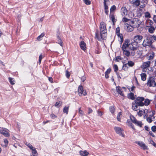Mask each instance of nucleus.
Masks as SVG:
<instances>
[{
	"mask_svg": "<svg viewBox=\"0 0 156 156\" xmlns=\"http://www.w3.org/2000/svg\"><path fill=\"white\" fill-rule=\"evenodd\" d=\"M99 28L100 32L97 30L95 33V37L99 41L101 40H105L106 35L107 29L106 24L104 22H102L100 23Z\"/></svg>",
	"mask_w": 156,
	"mask_h": 156,
	"instance_id": "nucleus-1",
	"label": "nucleus"
},
{
	"mask_svg": "<svg viewBox=\"0 0 156 156\" xmlns=\"http://www.w3.org/2000/svg\"><path fill=\"white\" fill-rule=\"evenodd\" d=\"M25 144L30 149L32 150L31 154H30V156H37L38 154L36 149L35 148L33 147L32 145L30 143L26 142Z\"/></svg>",
	"mask_w": 156,
	"mask_h": 156,
	"instance_id": "nucleus-2",
	"label": "nucleus"
},
{
	"mask_svg": "<svg viewBox=\"0 0 156 156\" xmlns=\"http://www.w3.org/2000/svg\"><path fill=\"white\" fill-rule=\"evenodd\" d=\"M155 78L154 76L150 77L147 80V85L149 87H155L156 86V83L155 81Z\"/></svg>",
	"mask_w": 156,
	"mask_h": 156,
	"instance_id": "nucleus-3",
	"label": "nucleus"
},
{
	"mask_svg": "<svg viewBox=\"0 0 156 156\" xmlns=\"http://www.w3.org/2000/svg\"><path fill=\"white\" fill-rule=\"evenodd\" d=\"M141 23V21L138 19H134L131 21L130 24L133 27H138Z\"/></svg>",
	"mask_w": 156,
	"mask_h": 156,
	"instance_id": "nucleus-4",
	"label": "nucleus"
},
{
	"mask_svg": "<svg viewBox=\"0 0 156 156\" xmlns=\"http://www.w3.org/2000/svg\"><path fill=\"white\" fill-rule=\"evenodd\" d=\"M138 43L134 41L129 44V48L132 50H136L139 47Z\"/></svg>",
	"mask_w": 156,
	"mask_h": 156,
	"instance_id": "nucleus-5",
	"label": "nucleus"
},
{
	"mask_svg": "<svg viewBox=\"0 0 156 156\" xmlns=\"http://www.w3.org/2000/svg\"><path fill=\"white\" fill-rule=\"evenodd\" d=\"M78 94L80 96H81L83 95L85 96L87 94L86 91H84L83 87L81 85H80L78 88Z\"/></svg>",
	"mask_w": 156,
	"mask_h": 156,
	"instance_id": "nucleus-6",
	"label": "nucleus"
},
{
	"mask_svg": "<svg viewBox=\"0 0 156 156\" xmlns=\"http://www.w3.org/2000/svg\"><path fill=\"white\" fill-rule=\"evenodd\" d=\"M114 129L117 133L123 137H124L125 135L122 133L123 130L121 128L119 127H114Z\"/></svg>",
	"mask_w": 156,
	"mask_h": 156,
	"instance_id": "nucleus-7",
	"label": "nucleus"
},
{
	"mask_svg": "<svg viewBox=\"0 0 156 156\" xmlns=\"http://www.w3.org/2000/svg\"><path fill=\"white\" fill-rule=\"evenodd\" d=\"M9 130L5 128L1 129L0 130V133L5 137H9L10 135L9 133Z\"/></svg>",
	"mask_w": 156,
	"mask_h": 156,
	"instance_id": "nucleus-8",
	"label": "nucleus"
},
{
	"mask_svg": "<svg viewBox=\"0 0 156 156\" xmlns=\"http://www.w3.org/2000/svg\"><path fill=\"white\" fill-rule=\"evenodd\" d=\"M143 38V37L142 36L137 35L134 37L133 40L134 41L139 43L141 42Z\"/></svg>",
	"mask_w": 156,
	"mask_h": 156,
	"instance_id": "nucleus-9",
	"label": "nucleus"
},
{
	"mask_svg": "<svg viewBox=\"0 0 156 156\" xmlns=\"http://www.w3.org/2000/svg\"><path fill=\"white\" fill-rule=\"evenodd\" d=\"M122 89H123L124 91H126V87H123L121 88L119 86L117 87H116V90L118 94H119L121 96H123L124 95L123 93V91L122 90Z\"/></svg>",
	"mask_w": 156,
	"mask_h": 156,
	"instance_id": "nucleus-10",
	"label": "nucleus"
},
{
	"mask_svg": "<svg viewBox=\"0 0 156 156\" xmlns=\"http://www.w3.org/2000/svg\"><path fill=\"white\" fill-rule=\"evenodd\" d=\"M153 42V41H152V40H151L150 39H149L148 38L147 41H145V40L144 41L142 45L145 47H146L147 46H150L151 45Z\"/></svg>",
	"mask_w": 156,
	"mask_h": 156,
	"instance_id": "nucleus-11",
	"label": "nucleus"
},
{
	"mask_svg": "<svg viewBox=\"0 0 156 156\" xmlns=\"http://www.w3.org/2000/svg\"><path fill=\"white\" fill-rule=\"evenodd\" d=\"M56 36L57 38V43L59 44L62 47L63 43L60 37V33L58 32L57 33Z\"/></svg>",
	"mask_w": 156,
	"mask_h": 156,
	"instance_id": "nucleus-12",
	"label": "nucleus"
},
{
	"mask_svg": "<svg viewBox=\"0 0 156 156\" xmlns=\"http://www.w3.org/2000/svg\"><path fill=\"white\" fill-rule=\"evenodd\" d=\"M125 27L126 30L129 32H132L134 29L133 27L127 23L125 24Z\"/></svg>",
	"mask_w": 156,
	"mask_h": 156,
	"instance_id": "nucleus-13",
	"label": "nucleus"
},
{
	"mask_svg": "<svg viewBox=\"0 0 156 156\" xmlns=\"http://www.w3.org/2000/svg\"><path fill=\"white\" fill-rule=\"evenodd\" d=\"M128 40H126L125 41V43L123 44V45L122 47V50H127V48L128 47H129V44Z\"/></svg>",
	"mask_w": 156,
	"mask_h": 156,
	"instance_id": "nucleus-14",
	"label": "nucleus"
},
{
	"mask_svg": "<svg viewBox=\"0 0 156 156\" xmlns=\"http://www.w3.org/2000/svg\"><path fill=\"white\" fill-rule=\"evenodd\" d=\"M121 12L122 16H125L127 14V10L125 7H122L121 9Z\"/></svg>",
	"mask_w": 156,
	"mask_h": 156,
	"instance_id": "nucleus-15",
	"label": "nucleus"
},
{
	"mask_svg": "<svg viewBox=\"0 0 156 156\" xmlns=\"http://www.w3.org/2000/svg\"><path fill=\"white\" fill-rule=\"evenodd\" d=\"M80 45L81 49L85 51L86 49V44L83 41H81L80 43Z\"/></svg>",
	"mask_w": 156,
	"mask_h": 156,
	"instance_id": "nucleus-16",
	"label": "nucleus"
},
{
	"mask_svg": "<svg viewBox=\"0 0 156 156\" xmlns=\"http://www.w3.org/2000/svg\"><path fill=\"white\" fill-rule=\"evenodd\" d=\"M79 154L81 156H87L89 154V152L86 150L80 151H79Z\"/></svg>",
	"mask_w": 156,
	"mask_h": 156,
	"instance_id": "nucleus-17",
	"label": "nucleus"
},
{
	"mask_svg": "<svg viewBox=\"0 0 156 156\" xmlns=\"http://www.w3.org/2000/svg\"><path fill=\"white\" fill-rule=\"evenodd\" d=\"M139 106L137 105L136 104L135 101H134L132 103V108L135 111L138 110V107Z\"/></svg>",
	"mask_w": 156,
	"mask_h": 156,
	"instance_id": "nucleus-18",
	"label": "nucleus"
},
{
	"mask_svg": "<svg viewBox=\"0 0 156 156\" xmlns=\"http://www.w3.org/2000/svg\"><path fill=\"white\" fill-rule=\"evenodd\" d=\"M111 71V69L110 68H109L107 69L106 71L105 72V77L106 79L108 78L109 76L108 74L110 73Z\"/></svg>",
	"mask_w": 156,
	"mask_h": 156,
	"instance_id": "nucleus-19",
	"label": "nucleus"
},
{
	"mask_svg": "<svg viewBox=\"0 0 156 156\" xmlns=\"http://www.w3.org/2000/svg\"><path fill=\"white\" fill-rule=\"evenodd\" d=\"M151 62L149 61H148L143 63V66L144 68H146L149 66L150 65Z\"/></svg>",
	"mask_w": 156,
	"mask_h": 156,
	"instance_id": "nucleus-20",
	"label": "nucleus"
},
{
	"mask_svg": "<svg viewBox=\"0 0 156 156\" xmlns=\"http://www.w3.org/2000/svg\"><path fill=\"white\" fill-rule=\"evenodd\" d=\"M104 6L105 11V13L107 15L108 14L109 11L108 10V7L106 4L105 2H104Z\"/></svg>",
	"mask_w": 156,
	"mask_h": 156,
	"instance_id": "nucleus-21",
	"label": "nucleus"
},
{
	"mask_svg": "<svg viewBox=\"0 0 156 156\" xmlns=\"http://www.w3.org/2000/svg\"><path fill=\"white\" fill-rule=\"evenodd\" d=\"M127 125L131 127L133 129L135 130L134 126L132 122H130L129 120H128L127 121Z\"/></svg>",
	"mask_w": 156,
	"mask_h": 156,
	"instance_id": "nucleus-22",
	"label": "nucleus"
},
{
	"mask_svg": "<svg viewBox=\"0 0 156 156\" xmlns=\"http://www.w3.org/2000/svg\"><path fill=\"white\" fill-rule=\"evenodd\" d=\"M134 95L133 93H130L128 95V98L132 100H134L135 99Z\"/></svg>",
	"mask_w": 156,
	"mask_h": 156,
	"instance_id": "nucleus-23",
	"label": "nucleus"
},
{
	"mask_svg": "<svg viewBox=\"0 0 156 156\" xmlns=\"http://www.w3.org/2000/svg\"><path fill=\"white\" fill-rule=\"evenodd\" d=\"M144 100V102L143 103L144 106V105L146 106H148L150 103L151 101L148 99H146Z\"/></svg>",
	"mask_w": 156,
	"mask_h": 156,
	"instance_id": "nucleus-24",
	"label": "nucleus"
},
{
	"mask_svg": "<svg viewBox=\"0 0 156 156\" xmlns=\"http://www.w3.org/2000/svg\"><path fill=\"white\" fill-rule=\"evenodd\" d=\"M140 4V0H136L133 4L134 6L136 7L139 6Z\"/></svg>",
	"mask_w": 156,
	"mask_h": 156,
	"instance_id": "nucleus-25",
	"label": "nucleus"
},
{
	"mask_svg": "<svg viewBox=\"0 0 156 156\" xmlns=\"http://www.w3.org/2000/svg\"><path fill=\"white\" fill-rule=\"evenodd\" d=\"M124 55H126L127 57L129 56L130 55V52L127 50H122Z\"/></svg>",
	"mask_w": 156,
	"mask_h": 156,
	"instance_id": "nucleus-26",
	"label": "nucleus"
},
{
	"mask_svg": "<svg viewBox=\"0 0 156 156\" xmlns=\"http://www.w3.org/2000/svg\"><path fill=\"white\" fill-rule=\"evenodd\" d=\"M134 124L137 126H139L140 127H141L143 125L142 122L140 121L136 120V121L135 122Z\"/></svg>",
	"mask_w": 156,
	"mask_h": 156,
	"instance_id": "nucleus-27",
	"label": "nucleus"
},
{
	"mask_svg": "<svg viewBox=\"0 0 156 156\" xmlns=\"http://www.w3.org/2000/svg\"><path fill=\"white\" fill-rule=\"evenodd\" d=\"M136 103V104L137 105L140 106H144L143 102L142 101H138L136 100H135L134 101Z\"/></svg>",
	"mask_w": 156,
	"mask_h": 156,
	"instance_id": "nucleus-28",
	"label": "nucleus"
},
{
	"mask_svg": "<svg viewBox=\"0 0 156 156\" xmlns=\"http://www.w3.org/2000/svg\"><path fill=\"white\" fill-rule=\"evenodd\" d=\"M155 30L154 27L152 26H151L150 28H148V31L149 33L152 34L154 33Z\"/></svg>",
	"mask_w": 156,
	"mask_h": 156,
	"instance_id": "nucleus-29",
	"label": "nucleus"
},
{
	"mask_svg": "<svg viewBox=\"0 0 156 156\" xmlns=\"http://www.w3.org/2000/svg\"><path fill=\"white\" fill-rule=\"evenodd\" d=\"M129 117L131 121L133 123H134L136 121L137 119L133 115H130Z\"/></svg>",
	"mask_w": 156,
	"mask_h": 156,
	"instance_id": "nucleus-30",
	"label": "nucleus"
},
{
	"mask_svg": "<svg viewBox=\"0 0 156 156\" xmlns=\"http://www.w3.org/2000/svg\"><path fill=\"white\" fill-rule=\"evenodd\" d=\"M69 107V106H68L67 107H64L63 109V112L64 113H66V114H67L68 113Z\"/></svg>",
	"mask_w": 156,
	"mask_h": 156,
	"instance_id": "nucleus-31",
	"label": "nucleus"
},
{
	"mask_svg": "<svg viewBox=\"0 0 156 156\" xmlns=\"http://www.w3.org/2000/svg\"><path fill=\"white\" fill-rule=\"evenodd\" d=\"M141 80L143 81L145 80L146 79V75L145 73H141L140 75Z\"/></svg>",
	"mask_w": 156,
	"mask_h": 156,
	"instance_id": "nucleus-32",
	"label": "nucleus"
},
{
	"mask_svg": "<svg viewBox=\"0 0 156 156\" xmlns=\"http://www.w3.org/2000/svg\"><path fill=\"white\" fill-rule=\"evenodd\" d=\"M145 113V111L144 110H140L138 112V115L140 117L142 116V115Z\"/></svg>",
	"mask_w": 156,
	"mask_h": 156,
	"instance_id": "nucleus-33",
	"label": "nucleus"
},
{
	"mask_svg": "<svg viewBox=\"0 0 156 156\" xmlns=\"http://www.w3.org/2000/svg\"><path fill=\"white\" fill-rule=\"evenodd\" d=\"M144 16L145 18H150L151 17L150 14L148 12H145Z\"/></svg>",
	"mask_w": 156,
	"mask_h": 156,
	"instance_id": "nucleus-34",
	"label": "nucleus"
},
{
	"mask_svg": "<svg viewBox=\"0 0 156 156\" xmlns=\"http://www.w3.org/2000/svg\"><path fill=\"white\" fill-rule=\"evenodd\" d=\"M9 82L12 85H14L15 84V81L13 80V78L12 77H9Z\"/></svg>",
	"mask_w": 156,
	"mask_h": 156,
	"instance_id": "nucleus-35",
	"label": "nucleus"
},
{
	"mask_svg": "<svg viewBox=\"0 0 156 156\" xmlns=\"http://www.w3.org/2000/svg\"><path fill=\"white\" fill-rule=\"evenodd\" d=\"M110 18L111 20L112 21L113 23V24H114L115 22V17L113 14H110Z\"/></svg>",
	"mask_w": 156,
	"mask_h": 156,
	"instance_id": "nucleus-36",
	"label": "nucleus"
},
{
	"mask_svg": "<svg viewBox=\"0 0 156 156\" xmlns=\"http://www.w3.org/2000/svg\"><path fill=\"white\" fill-rule=\"evenodd\" d=\"M127 64L130 67L133 66L134 64V63L133 62L130 61H128L127 63Z\"/></svg>",
	"mask_w": 156,
	"mask_h": 156,
	"instance_id": "nucleus-37",
	"label": "nucleus"
},
{
	"mask_svg": "<svg viewBox=\"0 0 156 156\" xmlns=\"http://www.w3.org/2000/svg\"><path fill=\"white\" fill-rule=\"evenodd\" d=\"M144 100V97H139L136 98L135 100L143 101Z\"/></svg>",
	"mask_w": 156,
	"mask_h": 156,
	"instance_id": "nucleus-38",
	"label": "nucleus"
},
{
	"mask_svg": "<svg viewBox=\"0 0 156 156\" xmlns=\"http://www.w3.org/2000/svg\"><path fill=\"white\" fill-rule=\"evenodd\" d=\"M148 38L149 39H150L151 40H152V41L153 42L154 41H155L156 40V36L154 35L152 36H151L149 37Z\"/></svg>",
	"mask_w": 156,
	"mask_h": 156,
	"instance_id": "nucleus-39",
	"label": "nucleus"
},
{
	"mask_svg": "<svg viewBox=\"0 0 156 156\" xmlns=\"http://www.w3.org/2000/svg\"><path fill=\"white\" fill-rule=\"evenodd\" d=\"M62 102H61L60 101L57 102L55 104V106L56 107L58 108L60 106H61L62 105Z\"/></svg>",
	"mask_w": 156,
	"mask_h": 156,
	"instance_id": "nucleus-40",
	"label": "nucleus"
},
{
	"mask_svg": "<svg viewBox=\"0 0 156 156\" xmlns=\"http://www.w3.org/2000/svg\"><path fill=\"white\" fill-rule=\"evenodd\" d=\"M116 9V7L115 5H113L110 9V12H113Z\"/></svg>",
	"mask_w": 156,
	"mask_h": 156,
	"instance_id": "nucleus-41",
	"label": "nucleus"
},
{
	"mask_svg": "<svg viewBox=\"0 0 156 156\" xmlns=\"http://www.w3.org/2000/svg\"><path fill=\"white\" fill-rule=\"evenodd\" d=\"M136 143L140 147H142L144 144L142 141H138L136 142Z\"/></svg>",
	"mask_w": 156,
	"mask_h": 156,
	"instance_id": "nucleus-42",
	"label": "nucleus"
},
{
	"mask_svg": "<svg viewBox=\"0 0 156 156\" xmlns=\"http://www.w3.org/2000/svg\"><path fill=\"white\" fill-rule=\"evenodd\" d=\"M110 112L112 113H113L115 111V108L114 107L111 106L110 107Z\"/></svg>",
	"mask_w": 156,
	"mask_h": 156,
	"instance_id": "nucleus-43",
	"label": "nucleus"
},
{
	"mask_svg": "<svg viewBox=\"0 0 156 156\" xmlns=\"http://www.w3.org/2000/svg\"><path fill=\"white\" fill-rule=\"evenodd\" d=\"M44 36V33H42L39 36L37 37V40L38 41L41 40V38Z\"/></svg>",
	"mask_w": 156,
	"mask_h": 156,
	"instance_id": "nucleus-44",
	"label": "nucleus"
},
{
	"mask_svg": "<svg viewBox=\"0 0 156 156\" xmlns=\"http://www.w3.org/2000/svg\"><path fill=\"white\" fill-rule=\"evenodd\" d=\"M4 142L5 143L4 146L5 147H7L9 143L8 140L7 139H4Z\"/></svg>",
	"mask_w": 156,
	"mask_h": 156,
	"instance_id": "nucleus-45",
	"label": "nucleus"
},
{
	"mask_svg": "<svg viewBox=\"0 0 156 156\" xmlns=\"http://www.w3.org/2000/svg\"><path fill=\"white\" fill-rule=\"evenodd\" d=\"M113 68L115 72H117L118 69V68L117 65L115 64L113 66Z\"/></svg>",
	"mask_w": 156,
	"mask_h": 156,
	"instance_id": "nucleus-46",
	"label": "nucleus"
},
{
	"mask_svg": "<svg viewBox=\"0 0 156 156\" xmlns=\"http://www.w3.org/2000/svg\"><path fill=\"white\" fill-rule=\"evenodd\" d=\"M84 3L87 5H90L91 4V2L90 0H83Z\"/></svg>",
	"mask_w": 156,
	"mask_h": 156,
	"instance_id": "nucleus-47",
	"label": "nucleus"
},
{
	"mask_svg": "<svg viewBox=\"0 0 156 156\" xmlns=\"http://www.w3.org/2000/svg\"><path fill=\"white\" fill-rule=\"evenodd\" d=\"M121 115V113L120 112H119L117 116V119L118 121H120V116Z\"/></svg>",
	"mask_w": 156,
	"mask_h": 156,
	"instance_id": "nucleus-48",
	"label": "nucleus"
},
{
	"mask_svg": "<svg viewBox=\"0 0 156 156\" xmlns=\"http://www.w3.org/2000/svg\"><path fill=\"white\" fill-rule=\"evenodd\" d=\"M70 73L68 70H66V77L69 78L70 76Z\"/></svg>",
	"mask_w": 156,
	"mask_h": 156,
	"instance_id": "nucleus-49",
	"label": "nucleus"
},
{
	"mask_svg": "<svg viewBox=\"0 0 156 156\" xmlns=\"http://www.w3.org/2000/svg\"><path fill=\"white\" fill-rule=\"evenodd\" d=\"M122 59L121 57L120 56H117L115 58V61L117 62H119V61Z\"/></svg>",
	"mask_w": 156,
	"mask_h": 156,
	"instance_id": "nucleus-50",
	"label": "nucleus"
},
{
	"mask_svg": "<svg viewBox=\"0 0 156 156\" xmlns=\"http://www.w3.org/2000/svg\"><path fill=\"white\" fill-rule=\"evenodd\" d=\"M147 121L149 123H150L152 122V118H151L150 117H148L146 119Z\"/></svg>",
	"mask_w": 156,
	"mask_h": 156,
	"instance_id": "nucleus-51",
	"label": "nucleus"
},
{
	"mask_svg": "<svg viewBox=\"0 0 156 156\" xmlns=\"http://www.w3.org/2000/svg\"><path fill=\"white\" fill-rule=\"evenodd\" d=\"M151 114L149 115V117H150L151 118H152V119H154L155 118L154 116V112H151Z\"/></svg>",
	"mask_w": 156,
	"mask_h": 156,
	"instance_id": "nucleus-52",
	"label": "nucleus"
},
{
	"mask_svg": "<svg viewBox=\"0 0 156 156\" xmlns=\"http://www.w3.org/2000/svg\"><path fill=\"white\" fill-rule=\"evenodd\" d=\"M151 129L153 132H155L156 131V126H152L151 128Z\"/></svg>",
	"mask_w": 156,
	"mask_h": 156,
	"instance_id": "nucleus-53",
	"label": "nucleus"
},
{
	"mask_svg": "<svg viewBox=\"0 0 156 156\" xmlns=\"http://www.w3.org/2000/svg\"><path fill=\"white\" fill-rule=\"evenodd\" d=\"M127 64H126L123 65L122 67L123 69L124 70H126L127 69L128 67L127 66Z\"/></svg>",
	"mask_w": 156,
	"mask_h": 156,
	"instance_id": "nucleus-54",
	"label": "nucleus"
},
{
	"mask_svg": "<svg viewBox=\"0 0 156 156\" xmlns=\"http://www.w3.org/2000/svg\"><path fill=\"white\" fill-rule=\"evenodd\" d=\"M78 110L80 114L82 115H83V114L84 112L83 111L81 110V108H79Z\"/></svg>",
	"mask_w": 156,
	"mask_h": 156,
	"instance_id": "nucleus-55",
	"label": "nucleus"
},
{
	"mask_svg": "<svg viewBox=\"0 0 156 156\" xmlns=\"http://www.w3.org/2000/svg\"><path fill=\"white\" fill-rule=\"evenodd\" d=\"M42 59V55L40 54L39 57V62L40 63L41 62V59Z\"/></svg>",
	"mask_w": 156,
	"mask_h": 156,
	"instance_id": "nucleus-56",
	"label": "nucleus"
},
{
	"mask_svg": "<svg viewBox=\"0 0 156 156\" xmlns=\"http://www.w3.org/2000/svg\"><path fill=\"white\" fill-rule=\"evenodd\" d=\"M129 20V19L126 17H123L122 19V21L125 22H128Z\"/></svg>",
	"mask_w": 156,
	"mask_h": 156,
	"instance_id": "nucleus-57",
	"label": "nucleus"
},
{
	"mask_svg": "<svg viewBox=\"0 0 156 156\" xmlns=\"http://www.w3.org/2000/svg\"><path fill=\"white\" fill-rule=\"evenodd\" d=\"M141 147L144 149V150H146L147 149V147L145 145V144H143V145Z\"/></svg>",
	"mask_w": 156,
	"mask_h": 156,
	"instance_id": "nucleus-58",
	"label": "nucleus"
},
{
	"mask_svg": "<svg viewBox=\"0 0 156 156\" xmlns=\"http://www.w3.org/2000/svg\"><path fill=\"white\" fill-rule=\"evenodd\" d=\"M50 117L53 119L56 118L57 117V116L55 115L54 114H51L50 115Z\"/></svg>",
	"mask_w": 156,
	"mask_h": 156,
	"instance_id": "nucleus-59",
	"label": "nucleus"
},
{
	"mask_svg": "<svg viewBox=\"0 0 156 156\" xmlns=\"http://www.w3.org/2000/svg\"><path fill=\"white\" fill-rule=\"evenodd\" d=\"M154 56V55L153 54H152L151 55H150L148 57V59L149 60H151L153 59V57Z\"/></svg>",
	"mask_w": 156,
	"mask_h": 156,
	"instance_id": "nucleus-60",
	"label": "nucleus"
},
{
	"mask_svg": "<svg viewBox=\"0 0 156 156\" xmlns=\"http://www.w3.org/2000/svg\"><path fill=\"white\" fill-rule=\"evenodd\" d=\"M132 51H131V53H130V55L132 56H133L135 54V51L136 50H132Z\"/></svg>",
	"mask_w": 156,
	"mask_h": 156,
	"instance_id": "nucleus-61",
	"label": "nucleus"
},
{
	"mask_svg": "<svg viewBox=\"0 0 156 156\" xmlns=\"http://www.w3.org/2000/svg\"><path fill=\"white\" fill-rule=\"evenodd\" d=\"M97 112H98V115H99V116H101L102 115V112L101 111H98Z\"/></svg>",
	"mask_w": 156,
	"mask_h": 156,
	"instance_id": "nucleus-62",
	"label": "nucleus"
},
{
	"mask_svg": "<svg viewBox=\"0 0 156 156\" xmlns=\"http://www.w3.org/2000/svg\"><path fill=\"white\" fill-rule=\"evenodd\" d=\"M92 112H93V111H92V109L90 108H88V114H90L92 113Z\"/></svg>",
	"mask_w": 156,
	"mask_h": 156,
	"instance_id": "nucleus-63",
	"label": "nucleus"
},
{
	"mask_svg": "<svg viewBox=\"0 0 156 156\" xmlns=\"http://www.w3.org/2000/svg\"><path fill=\"white\" fill-rule=\"evenodd\" d=\"M153 20L154 22L156 23V15H154L153 18Z\"/></svg>",
	"mask_w": 156,
	"mask_h": 156,
	"instance_id": "nucleus-64",
	"label": "nucleus"
}]
</instances>
